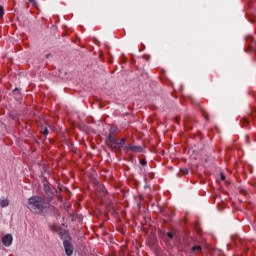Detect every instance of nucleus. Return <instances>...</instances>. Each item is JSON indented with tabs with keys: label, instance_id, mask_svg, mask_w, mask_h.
Here are the masks:
<instances>
[{
	"label": "nucleus",
	"instance_id": "f257e3e1",
	"mask_svg": "<svg viewBox=\"0 0 256 256\" xmlns=\"http://www.w3.org/2000/svg\"><path fill=\"white\" fill-rule=\"evenodd\" d=\"M49 207V203L45 201L42 197L32 196L28 199V209L33 211V213H42L43 210Z\"/></svg>",
	"mask_w": 256,
	"mask_h": 256
},
{
	"label": "nucleus",
	"instance_id": "f03ea898",
	"mask_svg": "<svg viewBox=\"0 0 256 256\" xmlns=\"http://www.w3.org/2000/svg\"><path fill=\"white\" fill-rule=\"evenodd\" d=\"M108 146L112 149V151H121L123 149V144L117 142V140H111L110 142H107Z\"/></svg>",
	"mask_w": 256,
	"mask_h": 256
},
{
	"label": "nucleus",
	"instance_id": "7ed1b4c3",
	"mask_svg": "<svg viewBox=\"0 0 256 256\" xmlns=\"http://www.w3.org/2000/svg\"><path fill=\"white\" fill-rule=\"evenodd\" d=\"M63 245L66 255H73V245H71V242H69V240H64Z\"/></svg>",
	"mask_w": 256,
	"mask_h": 256
},
{
	"label": "nucleus",
	"instance_id": "20e7f679",
	"mask_svg": "<svg viewBox=\"0 0 256 256\" xmlns=\"http://www.w3.org/2000/svg\"><path fill=\"white\" fill-rule=\"evenodd\" d=\"M2 243L5 245V247H10V245L13 243V236L11 234H7L2 238Z\"/></svg>",
	"mask_w": 256,
	"mask_h": 256
},
{
	"label": "nucleus",
	"instance_id": "39448f33",
	"mask_svg": "<svg viewBox=\"0 0 256 256\" xmlns=\"http://www.w3.org/2000/svg\"><path fill=\"white\" fill-rule=\"evenodd\" d=\"M117 129L115 127H110V130H109V134H108V141L107 143H109L110 141H115V131Z\"/></svg>",
	"mask_w": 256,
	"mask_h": 256
},
{
	"label": "nucleus",
	"instance_id": "423d86ee",
	"mask_svg": "<svg viewBox=\"0 0 256 256\" xmlns=\"http://www.w3.org/2000/svg\"><path fill=\"white\" fill-rule=\"evenodd\" d=\"M127 149H130V151H133L134 153H141V151H143L141 146H128Z\"/></svg>",
	"mask_w": 256,
	"mask_h": 256
},
{
	"label": "nucleus",
	"instance_id": "0eeeda50",
	"mask_svg": "<svg viewBox=\"0 0 256 256\" xmlns=\"http://www.w3.org/2000/svg\"><path fill=\"white\" fill-rule=\"evenodd\" d=\"M44 191L48 197H53V191H51V186L44 184Z\"/></svg>",
	"mask_w": 256,
	"mask_h": 256
},
{
	"label": "nucleus",
	"instance_id": "6e6552de",
	"mask_svg": "<svg viewBox=\"0 0 256 256\" xmlns=\"http://www.w3.org/2000/svg\"><path fill=\"white\" fill-rule=\"evenodd\" d=\"M1 207H9V200L8 199H0Z\"/></svg>",
	"mask_w": 256,
	"mask_h": 256
},
{
	"label": "nucleus",
	"instance_id": "1a4fd4ad",
	"mask_svg": "<svg viewBox=\"0 0 256 256\" xmlns=\"http://www.w3.org/2000/svg\"><path fill=\"white\" fill-rule=\"evenodd\" d=\"M180 173H182V175H189V169L182 168V169H180Z\"/></svg>",
	"mask_w": 256,
	"mask_h": 256
},
{
	"label": "nucleus",
	"instance_id": "9d476101",
	"mask_svg": "<svg viewBox=\"0 0 256 256\" xmlns=\"http://www.w3.org/2000/svg\"><path fill=\"white\" fill-rule=\"evenodd\" d=\"M192 251H201V246H194L192 247Z\"/></svg>",
	"mask_w": 256,
	"mask_h": 256
},
{
	"label": "nucleus",
	"instance_id": "9b49d317",
	"mask_svg": "<svg viewBox=\"0 0 256 256\" xmlns=\"http://www.w3.org/2000/svg\"><path fill=\"white\" fill-rule=\"evenodd\" d=\"M29 3H31V5H33V7H35V5H37V2L35 0H29Z\"/></svg>",
	"mask_w": 256,
	"mask_h": 256
},
{
	"label": "nucleus",
	"instance_id": "f8f14e48",
	"mask_svg": "<svg viewBox=\"0 0 256 256\" xmlns=\"http://www.w3.org/2000/svg\"><path fill=\"white\" fill-rule=\"evenodd\" d=\"M4 12H3V6H0V18L3 17Z\"/></svg>",
	"mask_w": 256,
	"mask_h": 256
},
{
	"label": "nucleus",
	"instance_id": "ddd939ff",
	"mask_svg": "<svg viewBox=\"0 0 256 256\" xmlns=\"http://www.w3.org/2000/svg\"><path fill=\"white\" fill-rule=\"evenodd\" d=\"M220 180L225 181V174H223V173L220 174Z\"/></svg>",
	"mask_w": 256,
	"mask_h": 256
},
{
	"label": "nucleus",
	"instance_id": "4468645a",
	"mask_svg": "<svg viewBox=\"0 0 256 256\" xmlns=\"http://www.w3.org/2000/svg\"><path fill=\"white\" fill-rule=\"evenodd\" d=\"M167 236L169 237V239H173V233L168 232V233H167Z\"/></svg>",
	"mask_w": 256,
	"mask_h": 256
},
{
	"label": "nucleus",
	"instance_id": "2eb2a0df",
	"mask_svg": "<svg viewBox=\"0 0 256 256\" xmlns=\"http://www.w3.org/2000/svg\"><path fill=\"white\" fill-rule=\"evenodd\" d=\"M44 135H49V130L47 128L44 129Z\"/></svg>",
	"mask_w": 256,
	"mask_h": 256
},
{
	"label": "nucleus",
	"instance_id": "dca6fc26",
	"mask_svg": "<svg viewBox=\"0 0 256 256\" xmlns=\"http://www.w3.org/2000/svg\"><path fill=\"white\" fill-rule=\"evenodd\" d=\"M141 165H147V161L146 160H140Z\"/></svg>",
	"mask_w": 256,
	"mask_h": 256
},
{
	"label": "nucleus",
	"instance_id": "f3484780",
	"mask_svg": "<svg viewBox=\"0 0 256 256\" xmlns=\"http://www.w3.org/2000/svg\"><path fill=\"white\" fill-rule=\"evenodd\" d=\"M125 141H126L125 138H122L120 143H122L123 145H125Z\"/></svg>",
	"mask_w": 256,
	"mask_h": 256
},
{
	"label": "nucleus",
	"instance_id": "a211bd4d",
	"mask_svg": "<svg viewBox=\"0 0 256 256\" xmlns=\"http://www.w3.org/2000/svg\"><path fill=\"white\" fill-rule=\"evenodd\" d=\"M205 119H209V117H207V115H204Z\"/></svg>",
	"mask_w": 256,
	"mask_h": 256
},
{
	"label": "nucleus",
	"instance_id": "6ab92c4d",
	"mask_svg": "<svg viewBox=\"0 0 256 256\" xmlns=\"http://www.w3.org/2000/svg\"><path fill=\"white\" fill-rule=\"evenodd\" d=\"M14 91H17V88Z\"/></svg>",
	"mask_w": 256,
	"mask_h": 256
}]
</instances>
